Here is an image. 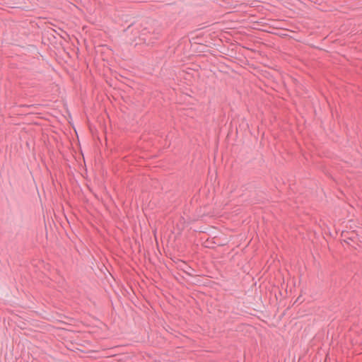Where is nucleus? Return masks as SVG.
<instances>
[{
	"mask_svg": "<svg viewBox=\"0 0 362 362\" xmlns=\"http://www.w3.org/2000/svg\"><path fill=\"white\" fill-rule=\"evenodd\" d=\"M143 35L144 34H141V35L139 36V37L140 38L141 40H144V42H146V39L142 37Z\"/></svg>",
	"mask_w": 362,
	"mask_h": 362,
	"instance_id": "obj_1",
	"label": "nucleus"
},
{
	"mask_svg": "<svg viewBox=\"0 0 362 362\" xmlns=\"http://www.w3.org/2000/svg\"><path fill=\"white\" fill-rule=\"evenodd\" d=\"M133 28V25H130L128 28H127V31H129L130 29H132Z\"/></svg>",
	"mask_w": 362,
	"mask_h": 362,
	"instance_id": "obj_2",
	"label": "nucleus"
}]
</instances>
